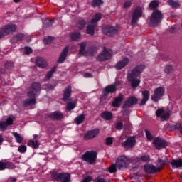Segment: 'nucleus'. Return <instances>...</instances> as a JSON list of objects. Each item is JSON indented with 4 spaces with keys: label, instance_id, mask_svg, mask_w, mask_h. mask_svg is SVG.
I'll return each mask as SVG.
<instances>
[{
    "label": "nucleus",
    "instance_id": "nucleus-1",
    "mask_svg": "<svg viewBox=\"0 0 182 182\" xmlns=\"http://www.w3.org/2000/svg\"><path fill=\"white\" fill-rule=\"evenodd\" d=\"M145 68L143 64L138 65L133 68L131 73L127 74V80L130 83L131 87L133 89H136L140 85L141 80L137 77H139V75L143 73V70H144Z\"/></svg>",
    "mask_w": 182,
    "mask_h": 182
},
{
    "label": "nucleus",
    "instance_id": "nucleus-2",
    "mask_svg": "<svg viewBox=\"0 0 182 182\" xmlns=\"http://www.w3.org/2000/svg\"><path fill=\"white\" fill-rule=\"evenodd\" d=\"M39 93H41V83L33 82L30 87V91L27 92L29 98L23 101L24 107H28L31 105H36V97Z\"/></svg>",
    "mask_w": 182,
    "mask_h": 182
},
{
    "label": "nucleus",
    "instance_id": "nucleus-3",
    "mask_svg": "<svg viewBox=\"0 0 182 182\" xmlns=\"http://www.w3.org/2000/svg\"><path fill=\"white\" fill-rule=\"evenodd\" d=\"M161 21H163V14L160 10L156 9L149 18V25L151 28H155L161 23Z\"/></svg>",
    "mask_w": 182,
    "mask_h": 182
},
{
    "label": "nucleus",
    "instance_id": "nucleus-4",
    "mask_svg": "<svg viewBox=\"0 0 182 182\" xmlns=\"http://www.w3.org/2000/svg\"><path fill=\"white\" fill-rule=\"evenodd\" d=\"M141 16H143V9H141V7L137 6L132 12L131 25L136 26Z\"/></svg>",
    "mask_w": 182,
    "mask_h": 182
},
{
    "label": "nucleus",
    "instance_id": "nucleus-5",
    "mask_svg": "<svg viewBox=\"0 0 182 182\" xmlns=\"http://www.w3.org/2000/svg\"><path fill=\"white\" fill-rule=\"evenodd\" d=\"M16 31V25L15 24H7L5 25L1 29H0V39L4 36H8L9 33L15 32Z\"/></svg>",
    "mask_w": 182,
    "mask_h": 182
},
{
    "label": "nucleus",
    "instance_id": "nucleus-6",
    "mask_svg": "<svg viewBox=\"0 0 182 182\" xmlns=\"http://www.w3.org/2000/svg\"><path fill=\"white\" fill-rule=\"evenodd\" d=\"M153 144L156 150H161V149H166L168 146L167 141L160 138L156 137L153 140Z\"/></svg>",
    "mask_w": 182,
    "mask_h": 182
},
{
    "label": "nucleus",
    "instance_id": "nucleus-7",
    "mask_svg": "<svg viewBox=\"0 0 182 182\" xmlns=\"http://www.w3.org/2000/svg\"><path fill=\"white\" fill-rule=\"evenodd\" d=\"M112 58V50L103 48V51L97 57V60L99 62H105L109 60Z\"/></svg>",
    "mask_w": 182,
    "mask_h": 182
},
{
    "label": "nucleus",
    "instance_id": "nucleus-8",
    "mask_svg": "<svg viewBox=\"0 0 182 182\" xmlns=\"http://www.w3.org/2000/svg\"><path fill=\"white\" fill-rule=\"evenodd\" d=\"M129 163H130V161H129V158H127V156H119L116 162L117 168L119 170H122V168H127V166H129Z\"/></svg>",
    "mask_w": 182,
    "mask_h": 182
},
{
    "label": "nucleus",
    "instance_id": "nucleus-9",
    "mask_svg": "<svg viewBox=\"0 0 182 182\" xmlns=\"http://www.w3.org/2000/svg\"><path fill=\"white\" fill-rule=\"evenodd\" d=\"M139 100L135 96L129 97L124 103L122 105V109H130L133 106L137 105Z\"/></svg>",
    "mask_w": 182,
    "mask_h": 182
},
{
    "label": "nucleus",
    "instance_id": "nucleus-10",
    "mask_svg": "<svg viewBox=\"0 0 182 182\" xmlns=\"http://www.w3.org/2000/svg\"><path fill=\"white\" fill-rule=\"evenodd\" d=\"M118 31L119 30L117 29V28L110 25H107L105 27L102 28V33L111 38L112 36H114Z\"/></svg>",
    "mask_w": 182,
    "mask_h": 182
},
{
    "label": "nucleus",
    "instance_id": "nucleus-11",
    "mask_svg": "<svg viewBox=\"0 0 182 182\" xmlns=\"http://www.w3.org/2000/svg\"><path fill=\"white\" fill-rule=\"evenodd\" d=\"M124 149H133L136 146V136H128L127 140L122 143Z\"/></svg>",
    "mask_w": 182,
    "mask_h": 182
},
{
    "label": "nucleus",
    "instance_id": "nucleus-12",
    "mask_svg": "<svg viewBox=\"0 0 182 182\" xmlns=\"http://www.w3.org/2000/svg\"><path fill=\"white\" fill-rule=\"evenodd\" d=\"M117 88L116 87V85L112 84L107 85L102 90V95L104 97H107L109 95H113V93H116Z\"/></svg>",
    "mask_w": 182,
    "mask_h": 182
},
{
    "label": "nucleus",
    "instance_id": "nucleus-13",
    "mask_svg": "<svg viewBox=\"0 0 182 182\" xmlns=\"http://www.w3.org/2000/svg\"><path fill=\"white\" fill-rule=\"evenodd\" d=\"M53 178L54 180H56L57 181H60L63 182H70V173H58V174H54L53 176Z\"/></svg>",
    "mask_w": 182,
    "mask_h": 182
},
{
    "label": "nucleus",
    "instance_id": "nucleus-14",
    "mask_svg": "<svg viewBox=\"0 0 182 182\" xmlns=\"http://www.w3.org/2000/svg\"><path fill=\"white\" fill-rule=\"evenodd\" d=\"M154 95L151 96L153 102H159V99L164 95V88L159 87L155 89Z\"/></svg>",
    "mask_w": 182,
    "mask_h": 182
},
{
    "label": "nucleus",
    "instance_id": "nucleus-15",
    "mask_svg": "<svg viewBox=\"0 0 182 182\" xmlns=\"http://www.w3.org/2000/svg\"><path fill=\"white\" fill-rule=\"evenodd\" d=\"M46 119H50L51 120H62L63 119V114L59 111H55L54 112H51L47 114L46 115Z\"/></svg>",
    "mask_w": 182,
    "mask_h": 182
},
{
    "label": "nucleus",
    "instance_id": "nucleus-16",
    "mask_svg": "<svg viewBox=\"0 0 182 182\" xmlns=\"http://www.w3.org/2000/svg\"><path fill=\"white\" fill-rule=\"evenodd\" d=\"M144 170L146 173H149V174H154L156 173H159L161 168H157L153 164H146L144 166Z\"/></svg>",
    "mask_w": 182,
    "mask_h": 182
},
{
    "label": "nucleus",
    "instance_id": "nucleus-17",
    "mask_svg": "<svg viewBox=\"0 0 182 182\" xmlns=\"http://www.w3.org/2000/svg\"><path fill=\"white\" fill-rule=\"evenodd\" d=\"M14 124V119L12 117H9L6 121H0V130L1 132H5L8 129L9 126H12Z\"/></svg>",
    "mask_w": 182,
    "mask_h": 182
},
{
    "label": "nucleus",
    "instance_id": "nucleus-18",
    "mask_svg": "<svg viewBox=\"0 0 182 182\" xmlns=\"http://www.w3.org/2000/svg\"><path fill=\"white\" fill-rule=\"evenodd\" d=\"M102 19V14L96 13L92 18V36L95 35V28L97 26V22Z\"/></svg>",
    "mask_w": 182,
    "mask_h": 182
},
{
    "label": "nucleus",
    "instance_id": "nucleus-19",
    "mask_svg": "<svg viewBox=\"0 0 182 182\" xmlns=\"http://www.w3.org/2000/svg\"><path fill=\"white\" fill-rule=\"evenodd\" d=\"M156 115L157 117H160L162 122H166L170 118V114L168 112H164V109H159L156 111Z\"/></svg>",
    "mask_w": 182,
    "mask_h": 182
},
{
    "label": "nucleus",
    "instance_id": "nucleus-20",
    "mask_svg": "<svg viewBox=\"0 0 182 182\" xmlns=\"http://www.w3.org/2000/svg\"><path fill=\"white\" fill-rule=\"evenodd\" d=\"M68 52H69V46H67L63 49V50L58 58V60L57 61L58 63H63V62H65V60H66V58H68Z\"/></svg>",
    "mask_w": 182,
    "mask_h": 182
},
{
    "label": "nucleus",
    "instance_id": "nucleus-21",
    "mask_svg": "<svg viewBox=\"0 0 182 182\" xmlns=\"http://www.w3.org/2000/svg\"><path fill=\"white\" fill-rule=\"evenodd\" d=\"M71 96H72V86L68 85L66 88L64 90L62 100H63V102H68V100H69Z\"/></svg>",
    "mask_w": 182,
    "mask_h": 182
},
{
    "label": "nucleus",
    "instance_id": "nucleus-22",
    "mask_svg": "<svg viewBox=\"0 0 182 182\" xmlns=\"http://www.w3.org/2000/svg\"><path fill=\"white\" fill-rule=\"evenodd\" d=\"M15 168V165L12 162L6 161L4 162L0 161V171H3V170L6 169H14Z\"/></svg>",
    "mask_w": 182,
    "mask_h": 182
},
{
    "label": "nucleus",
    "instance_id": "nucleus-23",
    "mask_svg": "<svg viewBox=\"0 0 182 182\" xmlns=\"http://www.w3.org/2000/svg\"><path fill=\"white\" fill-rule=\"evenodd\" d=\"M35 63L38 68H41V69L48 68V63H46V60L43 59V58L37 57L35 60Z\"/></svg>",
    "mask_w": 182,
    "mask_h": 182
},
{
    "label": "nucleus",
    "instance_id": "nucleus-24",
    "mask_svg": "<svg viewBox=\"0 0 182 182\" xmlns=\"http://www.w3.org/2000/svg\"><path fill=\"white\" fill-rule=\"evenodd\" d=\"M25 35L23 33H17L16 36L12 37L10 42L13 45H16V43H18V42L23 41Z\"/></svg>",
    "mask_w": 182,
    "mask_h": 182
},
{
    "label": "nucleus",
    "instance_id": "nucleus-25",
    "mask_svg": "<svg viewBox=\"0 0 182 182\" xmlns=\"http://www.w3.org/2000/svg\"><path fill=\"white\" fill-rule=\"evenodd\" d=\"M123 95L119 94L118 97H115L114 101L112 102V107H120V105H122V102H123Z\"/></svg>",
    "mask_w": 182,
    "mask_h": 182
},
{
    "label": "nucleus",
    "instance_id": "nucleus-26",
    "mask_svg": "<svg viewBox=\"0 0 182 182\" xmlns=\"http://www.w3.org/2000/svg\"><path fill=\"white\" fill-rule=\"evenodd\" d=\"M142 100L141 101V103L139 104V106H144L146 103L149 101V99L150 97V91L149 90H144L142 91Z\"/></svg>",
    "mask_w": 182,
    "mask_h": 182
},
{
    "label": "nucleus",
    "instance_id": "nucleus-27",
    "mask_svg": "<svg viewBox=\"0 0 182 182\" xmlns=\"http://www.w3.org/2000/svg\"><path fill=\"white\" fill-rule=\"evenodd\" d=\"M129 63V58H124L121 61L118 62L116 65L117 69L120 70L123 68H126L127 65Z\"/></svg>",
    "mask_w": 182,
    "mask_h": 182
},
{
    "label": "nucleus",
    "instance_id": "nucleus-28",
    "mask_svg": "<svg viewBox=\"0 0 182 182\" xmlns=\"http://www.w3.org/2000/svg\"><path fill=\"white\" fill-rule=\"evenodd\" d=\"M100 117L104 120H112L113 119V113L110 111H104L101 113Z\"/></svg>",
    "mask_w": 182,
    "mask_h": 182
},
{
    "label": "nucleus",
    "instance_id": "nucleus-29",
    "mask_svg": "<svg viewBox=\"0 0 182 182\" xmlns=\"http://www.w3.org/2000/svg\"><path fill=\"white\" fill-rule=\"evenodd\" d=\"M83 161H87L90 164H92V151H86L82 156Z\"/></svg>",
    "mask_w": 182,
    "mask_h": 182
},
{
    "label": "nucleus",
    "instance_id": "nucleus-30",
    "mask_svg": "<svg viewBox=\"0 0 182 182\" xmlns=\"http://www.w3.org/2000/svg\"><path fill=\"white\" fill-rule=\"evenodd\" d=\"M69 37L73 42H77L82 38V34L79 31H75L71 33Z\"/></svg>",
    "mask_w": 182,
    "mask_h": 182
},
{
    "label": "nucleus",
    "instance_id": "nucleus-31",
    "mask_svg": "<svg viewBox=\"0 0 182 182\" xmlns=\"http://www.w3.org/2000/svg\"><path fill=\"white\" fill-rule=\"evenodd\" d=\"M171 164L173 168H180L182 167V159H173Z\"/></svg>",
    "mask_w": 182,
    "mask_h": 182
},
{
    "label": "nucleus",
    "instance_id": "nucleus-32",
    "mask_svg": "<svg viewBox=\"0 0 182 182\" xmlns=\"http://www.w3.org/2000/svg\"><path fill=\"white\" fill-rule=\"evenodd\" d=\"M78 45L80 46L79 55L80 56H85L86 55V42H82Z\"/></svg>",
    "mask_w": 182,
    "mask_h": 182
},
{
    "label": "nucleus",
    "instance_id": "nucleus-33",
    "mask_svg": "<svg viewBox=\"0 0 182 182\" xmlns=\"http://www.w3.org/2000/svg\"><path fill=\"white\" fill-rule=\"evenodd\" d=\"M76 26L77 29H79V31H82V29H85V26H86V21H85V19L83 18H80L78 20V22L77 23Z\"/></svg>",
    "mask_w": 182,
    "mask_h": 182
},
{
    "label": "nucleus",
    "instance_id": "nucleus-34",
    "mask_svg": "<svg viewBox=\"0 0 182 182\" xmlns=\"http://www.w3.org/2000/svg\"><path fill=\"white\" fill-rule=\"evenodd\" d=\"M136 160L137 161H144V163H149V161H150V156L144 154L141 156L140 157H136Z\"/></svg>",
    "mask_w": 182,
    "mask_h": 182
},
{
    "label": "nucleus",
    "instance_id": "nucleus-35",
    "mask_svg": "<svg viewBox=\"0 0 182 182\" xmlns=\"http://www.w3.org/2000/svg\"><path fill=\"white\" fill-rule=\"evenodd\" d=\"M55 72H56V66L53 67L51 70L47 73L45 77V80H49L52 79V76H53V74L55 73Z\"/></svg>",
    "mask_w": 182,
    "mask_h": 182
},
{
    "label": "nucleus",
    "instance_id": "nucleus-36",
    "mask_svg": "<svg viewBox=\"0 0 182 182\" xmlns=\"http://www.w3.org/2000/svg\"><path fill=\"white\" fill-rule=\"evenodd\" d=\"M85 119H86L85 114H81L75 119V123H76V124H82Z\"/></svg>",
    "mask_w": 182,
    "mask_h": 182
},
{
    "label": "nucleus",
    "instance_id": "nucleus-37",
    "mask_svg": "<svg viewBox=\"0 0 182 182\" xmlns=\"http://www.w3.org/2000/svg\"><path fill=\"white\" fill-rule=\"evenodd\" d=\"M168 4L169 6H171L173 9L180 8V3L174 1V0H168Z\"/></svg>",
    "mask_w": 182,
    "mask_h": 182
},
{
    "label": "nucleus",
    "instance_id": "nucleus-38",
    "mask_svg": "<svg viewBox=\"0 0 182 182\" xmlns=\"http://www.w3.org/2000/svg\"><path fill=\"white\" fill-rule=\"evenodd\" d=\"M54 23H55V21L50 20V19H46L43 22V28H50V26H52V25H53Z\"/></svg>",
    "mask_w": 182,
    "mask_h": 182
},
{
    "label": "nucleus",
    "instance_id": "nucleus-39",
    "mask_svg": "<svg viewBox=\"0 0 182 182\" xmlns=\"http://www.w3.org/2000/svg\"><path fill=\"white\" fill-rule=\"evenodd\" d=\"M28 146L29 147H33V149H39V144L38 143V141H33L31 140L28 142Z\"/></svg>",
    "mask_w": 182,
    "mask_h": 182
},
{
    "label": "nucleus",
    "instance_id": "nucleus-40",
    "mask_svg": "<svg viewBox=\"0 0 182 182\" xmlns=\"http://www.w3.org/2000/svg\"><path fill=\"white\" fill-rule=\"evenodd\" d=\"M13 136L14 137H15L16 143H22V141H23V137H22V136H20L18 132H13Z\"/></svg>",
    "mask_w": 182,
    "mask_h": 182
},
{
    "label": "nucleus",
    "instance_id": "nucleus-41",
    "mask_svg": "<svg viewBox=\"0 0 182 182\" xmlns=\"http://www.w3.org/2000/svg\"><path fill=\"white\" fill-rule=\"evenodd\" d=\"M76 107V103L75 102H68L66 109L68 112H70V110H73Z\"/></svg>",
    "mask_w": 182,
    "mask_h": 182
},
{
    "label": "nucleus",
    "instance_id": "nucleus-42",
    "mask_svg": "<svg viewBox=\"0 0 182 182\" xmlns=\"http://www.w3.org/2000/svg\"><path fill=\"white\" fill-rule=\"evenodd\" d=\"M103 4H104L103 0H93L92 1V6L94 8L100 6V5H103Z\"/></svg>",
    "mask_w": 182,
    "mask_h": 182
},
{
    "label": "nucleus",
    "instance_id": "nucleus-43",
    "mask_svg": "<svg viewBox=\"0 0 182 182\" xmlns=\"http://www.w3.org/2000/svg\"><path fill=\"white\" fill-rule=\"evenodd\" d=\"M96 160H97V152L96 151H92V164H96Z\"/></svg>",
    "mask_w": 182,
    "mask_h": 182
},
{
    "label": "nucleus",
    "instance_id": "nucleus-44",
    "mask_svg": "<svg viewBox=\"0 0 182 182\" xmlns=\"http://www.w3.org/2000/svg\"><path fill=\"white\" fill-rule=\"evenodd\" d=\"M116 167H117V166L112 164L108 168L109 173H116L117 171V168Z\"/></svg>",
    "mask_w": 182,
    "mask_h": 182
},
{
    "label": "nucleus",
    "instance_id": "nucleus-45",
    "mask_svg": "<svg viewBox=\"0 0 182 182\" xmlns=\"http://www.w3.org/2000/svg\"><path fill=\"white\" fill-rule=\"evenodd\" d=\"M53 37L51 36H48V38H44L43 42L45 43V45H50V43H52V42H53Z\"/></svg>",
    "mask_w": 182,
    "mask_h": 182
},
{
    "label": "nucleus",
    "instance_id": "nucleus-46",
    "mask_svg": "<svg viewBox=\"0 0 182 182\" xmlns=\"http://www.w3.org/2000/svg\"><path fill=\"white\" fill-rule=\"evenodd\" d=\"M164 72L165 73H167V74L171 73L173 72V66L171 65H167L165 67Z\"/></svg>",
    "mask_w": 182,
    "mask_h": 182
},
{
    "label": "nucleus",
    "instance_id": "nucleus-47",
    "mask_svg": "<svg viewBox=\"0 0 182 182\" xmlns=\"http://www.w3.org/2000/svg\"><path fill=\"white\" fill-rule=\"evenodd\" d=\"M146 136L147 140L151 141L154 139L153 135L148 129H145Z\"/></svg>",
    "mask_w": 182,
    "mask_h": 182
},
{
    "label": "nucleus",
    "instance_id": "nucleus-48",
    "mask_svg": "<svg viewBox=\"0 0 182 182\" xmlns=\"http://www.w3.org/2000/svg\"><path fill=\"white\" fill-rule=\"evenodd\" d=\"M100 133V129L96 128L92 130V139H95Z\"/></svg>",
    "mask_w": 182,
    "mask_h": 182
},
{
    "label": "nucleus",
    "instance_id": "nucleus-49",
    "mask_svg": "<svg viewBox=\"0 0 182 182\" xmlns=\"http://www.w3.org/2000/svg\"><path fill=\"white\" fill-rule=\"evenodd\" d=\"M157 6H159V2H157L156 1H152L149 4V7L152 9H156Z\"/></svg>",
    "mask_w": 182,
    "mask_h": 182
},
{
    "label": "nucleus",
    "instance_id": "nucleus-50",
    "mask_svg": "<svg viewBox=\"0 0 182 182\" xmlns=\"http://www.w3.org/2000/svg\"><path fill=\"white\" fill-rule=\"evenodd\" d=\"M4 68L5 69L10 70L11 68H14V63L7 61L6 63H4Z\"/></svg>",
    "mask_w": 182,
    "mask_h": 182
},
{
    "label": "nucleus",
    "instance_id": "nucleus-51",
    "mask_svg": "<svg viewBox=\"0 0 182 182\" xmlns=\"http://www.w3.org/2000/svg\"><path fill=\"white\" fill-rule=\"evenodd\" d=\"M26 150H27V147L25 145H21L18 148V151L19 153H26Z\"/></svg>",
    "mask_w": 182,
    "mask_h": 182
},
{
    "label": "nucleus",
    "instance_id": "nucleus-52",
    "mask_svg": "<svg viewBox=\"0 0 182 182\" xmlns=\"http://www.w3.org/2000/svg\"><path fill=\"white\" fill-rule=\"evenodd\" d=\"M84 139L85 140H90V139H92V130H90L85 134Z\"/></svg>",
    "mask_w": 182,
    "mask_h": 182
},
{
    "label": "nucleus",
    "instance_id": "nucleus-53",
    "mask_svg": "<svg viewBox=\"0 0 182 182\" xmlns=\"http://www.w3.org/2000/svg\"><path fill=\"white\" fill-rule=\"evenodd\" d=\"M106 145L112 146L113 144V137L109 136L106 138Z\"/></svg>",
    "mask_w": 182,
    "mask_h": 182
},
{
    "label": "nucleus",
    "instance_id": "nucleus-54",
    "mask_svg": "<svg viewBox=\"0 0 182 182\" xmlns=\"http://www.w3.org/2000/svg\"><path fill=\"white\" fill-rule=\"evenodd\" d=\"M115 129L119 131L122 130L123 129V122H117L115 126Z\"/></svg>",
    "mask_w": 182,
    "mask_h": 182
},
{
    "label": "nucleus",
    "instance_id": "nucleus-55",
    "mask_svg": "<svg viewBox=\"0 0 182 182\" xmlns=\"http://www.w3.org/2000/svg\"><path fill=\"white\" fill-rule=\"evenodd\" d=\"M173 128L179 130L182 134V123L176 124L175 125L173 126Z\"/></svg>",
    "mask_w": 182,
    "mask_h": 182
},
{
    "label": "nucleus",
    "instance_id": "nucleus-56",
    "mask_svg": "<svg viewBox=\"0 0 182 182\" xmlns=\"http://www.w3.org/2000/svg\"><path fill=\"white\" fill-rule=\"evenodd\" d=\"M46 89H48V90H53V89H55V87L56 86L55 84H51V83H48L47 85H45Z\"/></svg>",
    "mask_w": 182,
    "mask_h": 182
},
{
    "label": "nucleus",
    "instance_id": "nucleus-57",
    "mask_svg": "<svg viewBox=\"0 0 182 182\" xmlns=\"http://www.w3.org/2000/svg\"><path fill=\"white\" fill-rule=\"evenodd\" d=\"M24 52L26 55H31L33 50L31 48V47H25L24 48Z\"/></svg>",
    "mask_w": 182,
    "mask_h": 182
},
{
    "label": "nucleus",
    "instance_id": "nucleus-58",
    "mask_svg": "<svg viewBox=\"0 0 182 182\" xmlns=\"http://www.w3.org/2000/svg\"><path fill=\"white\" fill-rule=\"evenodd\" d=\"M87 33L92 35V21H90V24L87 27Z\"/></svg>",
    "mask_w": 182,
    "mask_h": 182
},
{
    "label": "nucleus",
    "instance_id": "nucleus-59",
    "mask_svg": "<svg viewBox=\"0 0 182 182\" xmlns=\"http://www.w3.org/2000/svg\"><path fill=\"white\" fill-rule=\"evenodd\" d=\"M132 6V1H126L124 3V8H130Z\"/></svg>",
    "mask_w": 182,
    "mask_h": 182
},
{
    "label": "nucleus",
    "instance_id": "nucleus-60",
    "mask_svg": "<svg viewBox=\"0 0 182 182\" xmlns=\"http://www.w3.org/2000/svg\"><path fill=\"white\" fill-rule=\"evenodd\" d=\"M121 113L123 116H127V114L129 113V111L128 109H124L121 111Z\"/></svg>",
    "mask_w": 182,
    "mask_h": 182
},
{
    "label": "nucleus",
    "instance_id": "nucleus-61",
    "mask_svg": "<svg viewBox=\"0 0 182 182\" xmlns=\"http://www.w3.org/2000/svg\"><path fill=\"white\" fill-rule=\"evenodd\" d=\"M94 182H106V181L104 178H97Z\"/></svg>",
    "mask_w": 182,
    "mask_h": 182
},
{
    "label": "nucleus",
    "instance_id": "nucleus-62",
    "mask_svg": "<svg viewBox=\"0 0 182 182\" xmlns=\"http://www.w3.org/2000/svg\"><path fill=\"white\" fill-rule=\"evenodd\" d=\"M83 76H84V77H92V73H85Z\"/></svg>",
    "mask_w": 182,
    "mask_h": 182
},
{
    "label": "nucleus",
    "instance_id": "nucleus-63",
    "mask_svg": "<svg viewBox=\"0 0 182 182\" xmlns=\"http://www.w3.org/2000/svg\"><path fill=\"white\" fill-rule=\"evenodd\" d=\"M176 28L172 27L170 30L169 32H171V33H176Z\"/></svg>",
    "mask_w": 182,
    "mask_h": 182
},
{
    "label": "nucleus",
    "instance_id": "nucleus-64",
    "mask_svg": "<svg viewBox=\"0 0 182 182\" xmlns=\"http://www.w3.org/2000/svg\"><path fill=\"white\" fill-rule=\"evenodd\" d=\"M9 180L11 182H16V178L15 177H10Z\"/></svg>",
    "mask_w": 182,
    "mask_h": 182
}]
</instances>
